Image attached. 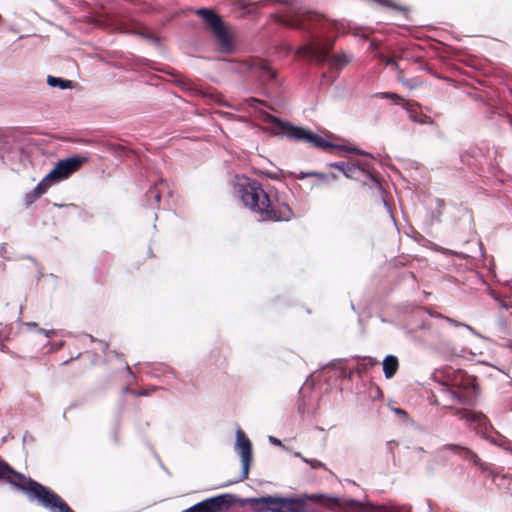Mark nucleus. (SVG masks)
Returning <instances> with one entry per match:
<instances>
[{
	"instance_id": "f8f14e48",
	"label": "nucleus",
	"mask_w": 512,
	"mask_h": 512,
	"mask_svg": "<svg viewBox=\"0 0 512 512\" xmlns=\"http://www.w3.org/2000/svg\"><path fill=\"white\" fill-rule=\"evenodd\" d=\"M434 397L435 403L443 408H453L455 404L465 402V396L462 392L444 385L438 390Z\"/></svg>"
},
{
	"instance_id": "473e14b6",
	"label": "nucleus",
	"mask_w": 512,
	"mask_h": 512,
	"mask_svg": "<svg viewBox=\"0 0 512 512\" xmlns=\"http://www.w3.org/2000/svg\"><path fill=\"white\" fill-rule=\"evenodd\" d=\"M155 390H156L155 387L151 388L150 390H141V391H134V390H130L129 388H125L126 392H130L131 394H133L137 397L147 396L150 394V392L155 391Z\"/></svg>"
},
{
	"instance_id": "a878e982",
	"label": "nucleus",
	"mask_w": 512,
	"mask_h": 512,
	"mask_svg": "<svg viewBox=\"0 0 512 512\" xmlns=\"http://www.w3.org/2000/svg\"><path fill=\"white\" fill-rule=\"evenodd\" d=\"M47 83L52 87H59L61 89L71 88V81L57 78L54 76H48Z\"/></svg>"
},
{
	"instance_id": "393cba45",
	"label": "nucleus",
	"mask_w": 512,
	"mask_h": 512,
	"mask_svg": "<svg viewBox=\"0 0 512 512\" xmlns=\"http://www.w3.org/2000/svg\"><path fill=\"white\" fill-rule=\"evenodd\" d=\"M54 181L52 180V178H48V174L36 185V187L33 189L36 194L39 195V197H41L42 195H44L47 190L50 188V186L52 185Z\"/></svg>"
},
{
	"instance_id": "e433bc0d",
	"label": "nucleus",
	"mask_w": 512,
	"mask_h": 512,
	"mask_svg": "<svg viewBox=\"0 0 512 512\" xmlns=\"http://www.w3.org/2000/svg\"><path fill=\"white\" fill-rule=\"evenodd\" d=\"M269 440H270V443L273 444V445H276V446H281L282 445L281 441L278 440L277 438L273 437V436H270Z\"/></svg>"
},
{
	"instance_id": "4be33fe9",
	"label": "nucleus",
	"mask_w": 512,
	"mask_h": 512,
	"mask_svg": "<svg viewBox=\"0 0 512 512\" xmlns=\"http://www.w3.org/2000/svg\"><path fill=\"white\" fill-rule=\"evenodd\" d=\"M378 361L372 357H364L358 362L357 371L359 374L366 373L376 365H378Z\"/></svg>"
},
{
	"instance_id": "5701e85b",
	"label": "nucleus",
	"mask_w": 512,
	"mask_h": 512,
	"mask_svg": "<svg viewBox=\"0 0 512 512\" xmlns=\"http://www.w3.org/2000/svg\"><path fill=\"white\" fill-rule=\"evenodd\" d=\"M236 448H252L249 438L241 428L236 431Z\"/></svg>"
},
{
	"instance_id": "79ce46f5",
	"label": "nucleus",
	"mask_w": 512,
	"mask_h": 512,
	"mask_svg": "<svg viewBox=\"0 0 512 512\" xmlns=\"http://www.w3.org/2000/svg\"><path fill=\"white\" fill-rule=\"evenodd\" d=\"M125 367H126V370H127L129 373H131V368H130V366H129L127 363H125Z\"/></svg>"
},
{
	"instance_id": "9b49d317",
	"label": "nucleus",
	"mask_w": 512,
	"mask_h": 512,
	"mask_svg": "<svg viewBox=\"0 0 512 512\" xmlns=\"http://www.w3.org/2000/svg\"><path fill=\"white\" fill-rule=\"evenodd\" d=\"M464 452V458L473 463L474 465L478 466L483 472H487L488 476L491 477L492 481L496 485H501L497 482V479L500 478L501 480L508 479V476L506 474H503L502 468L495 466L494 464L482 461L481 458L474 452V450H461Z\"/></svg>"
},
{
	"instance_id": "ddd939ff",
	"label": "nucleus",
	"mask_w": 512,
	"mask_h": 512,
	"mask_svg": "<svg viewBox=\"0 0 512 512\" xmlns=\"http://www.w3.org/2000/svg\"><path fill=\"white\" fill-rule=\"evenodd\" d=\"M501 309L498 325L504 334H509L512 329V300L508 297L494 296Z\"/></svg>"
},
{
	"instance_id": "20e7f679",
	"label": "nucleus",
	"mask_w": 512,
	"mask_h": 512,
	"mask_svg": "<svg viewBox=\"0 0 512 512\" xmlns=\"http://www.w3.org/2000/svg\"><path fill=\"white\" fill-rule=\"evenodd\" d=\"M281 496L265 495L242 498L232 493L208 497L181 512H226L233 506L245 508L246 512H278Z\"/></svg>"
},
{
	"instance_id": "f257e3e1",
	"label": "nucleus",
	"mask_w": 512,
	"mask_h": 512,
	"mask_svg": "<svg viewBox=\"0 0 512 512\" xmlns=\"http://www.w3.org/2000/svg\"><path fill=\"white\" fill-rule=\"evenodd\" d=\"M276 21L286 27L304 30L311 34L310 39L300 45L295 55L316 64L329 63L331 70H342L351 62V57L345 53H336L330 56L334 46V40L324 38L321 34L328 31L333 24L318 14L311 12L285 14L276 16Z\"/></svg>"
},
{
	"instance_id": "c756f323",
	"label": "nucleus",
	"mask_w": 512,
	"mask_h": 512,
	"mask_svg": "<svg viewBox=\"0 0 512 512\" xmlns=\"http://www.w3.org/2000/svg\"><path fill=\"white\" fill-rule=\"evenodd\" d=\"M402 84L405 87H407L408 89L412 90V89H416V88L420 87L422 85V82L418 78H414V79L407 78Z\"/></svg>"
},
{
	"instance_id": "c9c22d12",
	"label": "nucleus",
	"mask_w": 512,
	"mask_h": 512,
	"mask_svg": "<svg viewBox=\"0 0 512 512\" xmlns=\"http://www.w3.org/2000/svg\"><path fill=\"white\" fill-rule=\"evenodd\" d=\"M396 72H397V80L400 82V83H403L407 78L404 76V72L403 70L401 69V67L398 65L396 68H395Z\"/></svg>"
},
{
	"instance_id": "412c9836",
	"label": "nucleus",
	"mask_w": 512,
	"mask_h": 512,
	"mask_svg": "<svg viewBox=\"0 0 512 512\" xmlns=\"http://www.w3.org/2000/svg\"><path fill=\"white\" fill-rule=\"evenodd\" d=\"M365 173H367V171L364 168L357 166L356 164L351 163V162H347L346 168L343 171V174L347 178H351V179H358L360 177V174H365Z\"/></svg>"
},
{
	"instance_id": "2f4dec72",
	"label": "nucleus",
	"mask_w": 512,
	"mask_h": 512,
	"mask_svg": "<svg viewBox=\"0 0 512 512\" xmlns=\"http://www.w3.org/2000/svg\"><path fill=\"white\" fill-rule=\"evenodd\" d=\"M379 59L388 66H392L394 69L398 66V63L395 61L393 57L385 56L383 54L379 55Z\"/></svg>"
},
{
	"instance_id": "a211bd4d",
	"label": "nucleus",
	"mask_w": 512,
	"mask_h": 512,
	"mask_svg": "<svg viewBox=\"0 0 512 512\" xmlns=\"http://www.w3.org/2000/svg\"><path fill=\"white\" fill-rule=\"evenodd\" d=\"M305 501L281 496L278 512H305Z\"/></svg>"
},
{
	"instance_id": "aec40b11",
	"label": "nucleus",
	"mask_w": 512,
	"mask_h": 512,
	"mask_svg": "<svg viewBox=\"0 0 512 512\" xmlns=\"http://www.w3.org/2000/svg\"><path fill=\"white\" fill-rule=\"evenodd\" d=\"M307 177L318 178L323 183L333 182V181L337 180V175L334 174V173L326 174V173L315 172V171H312V172H300L299 175L297 176L298 179H304V178H307Z\"/></svg>"
},
{
	"instance_id": "6ab92c4d",
	"label": "nucleus",
	"mask_w": 512,
	"mask_h": 512,
	"mask_svg": "<svg viewBox=\"0 0 512 512\" xmlns=\"http://www.w3.org/2000/svg\"><path fill=\"white\" fill-rule=\"evenodd\" d=\"M383 372L387 379L395 376L399 369L398 358L394 355H387L383 360Z\"/></svg>"
},
{
	"instance_id": "7c9ffc66",
	"label": "nucleus",
	"mask_w": 512,
	"mask_h": 512,
	"mask_svg": "<svg viewBox=\"0 0 512 512\" xmlns=\"http://www.w3.org/2000/svg\"><path fill=\"white\" fill-rule=\"evenodd\" d=\"M40 197L38 194H36V192L34 190L26 193L25 195V205L26 206H29L31 205L32 203H34L36 200H38Z\"/></svg>"
},
{
	"instance_id": "39448f33",
	"label": "nucleus",
	"mask_w": 512,
	"mask_h": 512,
	"mask_svg": "<svg viewBox=\"0 0 512 512\" xmlns=\"http://www.w3.org/2000/svg\"><path fill=\"white\" fill-rule=\"evenodd\" d=\"M266 120L277 129V134L284 135L290 140L310 143L313 147L325 152H332V150L338 148L337 145H334L322 136L306 128L294 126L289 122L282 121L273 115L267 114Z\"/></svg>"
},
{
	"instance_id": "cd10ccee",
	"label": "nucleus",
	"mask_w": 512,
	"mask_h": 512,
	"mask_svg": "<svg viewBox=\"0 0 512 512\" xmlns=\"http://www.w3.org/2000/svg\"><path fill=\"white\" fill-rule=\"evenodd\" d=\"M374 97L382 98V99H390L394 101V103H402L404 105V101H406L402 96L393 93V92H379L374 95Z\"/></svg>"
},
{
	"instance_id": "c85d7f7f",
	"label": "nucleus",
	"mask_w": 512,
	"mask_h": 512,
	"mask_svg": "<svg viewBox=\"0 0 512 512\" xmlns=\"http://www.w3.org/2000/svg\"><path fill=\"white\" fill-rule=\"evenodd\" d=\"M294 456L299 457L302 459L303 462L310 464L311 468H313V469L324 466V464L321 461L313 459V458L303 457V456H301L300 452H298V451L294 452Z\"/></svg>"
},
{
	"instance_id": "4c0bfd02",
	"label": "nucleus",
	"mask_w": 512,
	"mask_h": 512,
	"mask_svg": "<svg viewBox=\"0 0 512 512\" xmlns=\"http://www.w3.org/2000/svg\"><path fill=\"white\" fill-rule=\"evenodd\" d=\"M374 398H383V393L378 386H375V395Z\"/></svg>"
},
{
	"instance_id": "1a4fd4ad",
	"label": "nucleus",
	"mask_w": 512,
	"mask_h": 512,
	"mask_svg": "<svg viewBox=\"0 0 512 512\" xmlns=\"http://www.w3.org/2000/svg\"><path fill=\"white\" fill-rule=\"evenodd\" d=\"M245 70L251 71L263 83L276 81V72L269 66V63L260 58H250L242 62Z\"/></svg>"
},
{
	"instance_id": "9d476101",
	"label": "nucleus",
	"mask_w": 512,
	"mask_h": 512,
	"mask_svg": "<svg viewBox=\"0 0 512 512\" xmlns=\"http://www.w3.org/2000/svg\"><path fill=\"white\" fill-rule=\"evenodd\" d=\"M311 499H326L327 500V506L329 507H346V506H368L372 509L383 511L385 510V507L380 504H375L371 501H369L367 498L364 500H357L354 498H341L336 496H326L324 494H313L310 496Z\"/></svg>"
},
{
	"instance_id": "72a5a7b5",
	"label": "nucleus",
	"mask_w": 512,
	"mask_h": 512,
	"mask_svg": "<svg viewBox=\"0 0 512 512\" xmlns=\"http://www.w3.org/2000/svg\"><path fill=\"white\" fill-rule=\"evenodd\" d=\"M346 164H347V162H343V161H341V162H332V163L328 164V167L337 169L338 171L343 173L344 169L346 168Z\"/></svg>"
},
{
	"instance_id": "f03ea898",
	"label": "nucleus",
	"mask_w": 512,
	"mask_h": 512,
	"mask_svg": "<svg viewBox=\"0 0 512 512\" xmlns=\"http://www.w3.org/2000/svg\"><path fill=\"white\" fill-rule=\"evenodd\" d=\"M237 193L248 209L261 221H289L294 213L277 195L268 193L257 180L243 178L236 185Z\"/></svg>"
},
{
	"instance_id": "423d86ee",
	"label": "nucleus",
	"mask_w": 512,
	"mask_h": 512,
	"mask_svg": "<svg viewBox=\"0 0 512 512\" xmlns=\"http://www.w3.org/2000/svg\"><path fill=\"white\" fill-rule=\"evenodd\" d=\"M197 15L202 17L206 25L213 32L220 49L225 52L231 51L233 49L232 38L221 17L213 10L207 8L199 9Z\"/></svg>"
},
{
	"instance_id": "4468645a",
	"label": "nucleus",
	"mask_w": 512,
	"mask_h": 512,
	"mask_svg": "<svg viewBox=\"0 0 512 512\" xmlns=\"http://www.w3.org/2000/svg\"><path fill=\"white\" fill-rule=\"evenodd\" d=\"M501 309L498 325L504 334H509L512 329V300L508 297L494 296Z\"/></svg>"
},
{
	"instance_id": "2eb2a0df",
	"label": "nucleus",
	"mask_w": 512,
	"mask_h": 512,
	"mask_svg": "<svg viewBox=\"0 0 512 512\" xmlns=\"http://www.w3.org/2000/svg\"><path fill=\"white\" fill-rule=\"evenodd\" d=\"M403 108L409 114V119L412 122H415V123H418L421 125H433L434 124L433 119L421 111V105L418 102H416L414 100L404 101Z\"/></svg>"
},
{
	"instance_id": "58836bf2",
	"label": "nucleus",
	"mask_w": 512,
	"mask_h": 512,
	"mask_svg": "<svg viewBox=\"0 0 512 512\" xmlns=\"http://www.w3.org/2000/svg\"><path fill=\"white\" fill-rule=\"evenodd\" d=\"M147 38L151 41H153L154 43H158L159 42V38L156 37V36H147Z\"/></svg>"
},
{
	"instance_id": "6e6552de",
	"label": "nucleus",
	"mask_w": 512,
	"mask_h": 512,
	"mask_svg": "<svg viewBox=\"0 0 512 512\" xmlns=\"http://www.w3.org/2000/svg\"><path fill=\"white\" fill-rule=\"evenodd\" d=\"M87 161L88 159L83 156H73L60 160L48 173V178H52L54 182L64 180L78 171Z\"/></svg>"
},
{
	"instance_id": "0eeeda50",
	"label": "nucleus",
	"mask_w": 512,
	"mask_h": 512,
	"mask_svg": "<svg viewBox=\"0 0 512 512\" xmlns=\"http://www.w3.org/2000/svg\"><path fill=\"white\" fill-rule=\"evenodd\" d=\"M445 377L446 382L443 385L462 392L465 400L468 398L470 391L475 388V379L462 370L448 368L445 370Z\"/></svg>"
},
{
	"instance_id": "7ed1b4c3",
	"label": "nucleus",
	"mask_w": 512,
	"mask_h": 512,
	"mask_svg": "<svg viewBox=\"0 0 512 512\" xmlns=\"http://www.w3.org/2000/svg\"><path fill=\"white\" fill-rule=\"evenodd\" d=\"M0 482L9 483L12 487L26 495L30 502H37L39 506L50 512H74L67 502L53 489L15 470L1 457Z\"/></svg>"
},
{
	"instance_id": "f704fd0d",
	"label": "nucleus",
	"mask_w": 512,
	"mask_h": 512,
	"mask_svg": "<svg viewBox=\"0 0 512 512\" xmlns=\"http://www.w3.org/2000/svg\"><path fill=\"white\" fill-rule=\"evenodd\" d=\"M247 104L250 106V107H253L255 108L257 104H262V105H265V102L262 101V100H259L257 98H254V97H251L249 99L246 100Z\"/></svg>"
},
{
	"instance_id": "a19ab883",
	"label": "nucleus",
	"mask_w": 512,
	"mask_h": 512,
	"mask_svg": "<svg viewBox=\"0 0 512 512\" xmlns=\"http://www.w3.org/2000/svg\"><path fill=\"white\" fill-rule=\"evenodd\" d=\"M448 448H455V449H458V448H462L461 446L459 445H449Z\"/></svg>"
},
{
	"instance_id": "f3484780",
	"label": "nucleus",
	"mask_w": 512,
	"mask_h": 512,
	"mask_svg": "<svg viewBox=\"0 0 512 512\" xmlns=\"http://www.w3.org/2000/svg\"><path fill=\"white\" fill-rule=\"evenodd\" d=\"M168 189V184L165 180L160 179L155 182L146 192V200L149 205L155 206L160 203L161 196L164 190Z\"/></svg>"
},
{
	"instance_id": "37998d69",
	"label": "nucleus",
	"mask_w": 512,
	"mask_h": 512,
	"mask_svg": "<svg viewBox=\"0 0 512 512\" xmlns=\"http://www.w3.org/2000/svg\"><path fill=\"white\" fill-rule=\"evenodd\" d=\"M390 453L392 455V458L394 459L395 458V455L392 453V450H390Z\"/></svg>"
},
{
	"instance_id": "dca6fc26",
	"label": "nucleus",
	"mask_w": 512,
	"mask_h": 512,
	"mask_svg": "<svg viewBox=\"0 0 512 512\" xmlns=\"http://www.w3.org/2000/svg\"><path fill=\"white\" fill-rule=\"evenodd\" d=\"M239 454V461L241 466V472L239 476L235 479L230 481L229 483L222 485L221 487H225L230 484L241 482L248 478L251 466L254 461V455L253 450H237Z\"/></svg>"
},
{
	"instance_id": "bb28decb",
	"label": "nucleus",
	"mask_w": 512,
	"mask_h": 512,
	"mask_svg": "<svg viewBox=\"0 0 512 512\" xmlns=\"http://www.w3.org/2000/svg\"><path fill=\"white\" fill-rule=\"evenodd\" d=\"M487 440L491 445H495L498 447H504L507 444V439L498 434L497 432H492L488 435Z\"/></svg>"
},
{
	"instance_id": "b1692460",
	"label": "nucleus",
	"mask_w": 512,
	"mask_h": 512,
	"mask_svg": "<svg viewBox=\"0 0 512 512\" xmlns=\"http://www.w3.org/2000/svg\"><path fill=\"white\" fill-rule=\"evenodd\" d=\"M54 181L52 180V178H48V174L36 185V187L33 189L36 194L39 195V197H41L42 195H44L47 190L50 188V186L52 185Z\"/></svg>"
},
{
	"instance_id": "ea45409f",
	"label": "nucleus",
	"mask_w": 512,
	"mask_h": 512,
	"mask_svg": "<svg viewBox=\"0 0 512 512\" xmlns=\"http://www.w3.org/2000/svg\"><path fill=\"white\" fill-rule=\"evenodd\" d=\"M428 512H434L430 502L428 503Z\"/></svg>"
}]
</instances>
